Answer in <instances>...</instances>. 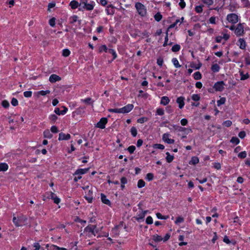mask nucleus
I'll return each mask as SVG.
<instances>
[{"mask_svg": "<svg viewBox=\"0 0 250 250\" xmlns=\"http://www.w3.org/2000/svg\"><path fill=\"white\" fill-rule=\"evenodd\" d=\"M13 223L17 227H20L24 225L27 221V218L24 215H21L17 217L14 216Z\"/></svg>", "mask_w": 250, "mask_h": 250, "instance_id": "f257e3e1", "label": "nucleus"}, {"mask_svg": "<svg viewBox=\"0 0 250 250\" xmlns=\"http://www.w3.org/2000/svg\"><path fill=\"white\" fill-rule=\"evenodd\" d=\"M135 7L140 15L144 16L146 14V9L145 8V6L143 4L138 2L136 4Z\"/></svg>", "mask_w": 250, "mask_h": 250, "instance_id": "f03ea898", "label": "nucleus"}, {"mask_svg": "<svg viewBox=\"0 0 250 250\" xmlns=\"http://www.w3.org/2000/svg\"><path fill=\"white\" fill-rule=\"evenodd\" d=\"M96 225L88 226L84 229V231L86 232H91L92 234L95 236L98 230L96 229Z\"/></svg>", "mask_w": 250, "mask_h": 250, "instance_id": "7ed1b4c3", "label": "nucleus"}, {"mask_svg": "<svg viewBox=\"0 0 250 250\" xmlns=\"http://www.w3.org/2000/svg\"><path fill=\"white\" fill-rule=\"evenodd\" d=\"M107 123V119L106 118H102L100 121L96 125V127L101 129L105 128V125Z\"/></svg>", "mask_w": 250, "mask_h": 250, "instance_id": "20e7f679", "label": "nucleus"}, {"mask_svg": "<svg viewBox=\"0 0 250 250\" xmlns=\"http://www.w3.org/2000/svg\"><path fill=\"white\" fill-rule=\"evenodd\" d=\"M227 20L229 22L235 23L238 21V17L235 14H231L227 16Z\"/></svg>", "mask_w": 250, "mask_h": 250, "instance_id": "39448f33", "label": "nucleus"}, {"mask_svg": "<svg viewBox=\"0 0 250 250\" xmlns=\"http://www.w3.org/2000/svg\"><path fill=\"white\" fill-rule=\"evenodd\" d=\"M224 83L223 81L216 83L214 85V88L216 91H222L224 89Z\"/></svg>", "mask_w": 250, "mask_h": 250, "instance_id": "423d86ee", "label": "nucleus"}, {"mask_svg": "<svg viewBox=\"0 0 250 250\" xmlns=\"http://www.w3.org/2000/svg\"><path fill=\"white\" fill-rule=\"evenodd\" d=\"M62 80L61 77L56 74H52L49 78V81L51 83H54Z\"/></svg>", "mask_w": 250, "mask_h": 250, "instance_id": "0eeeda50", "label": "nucleus"}, {"mask_svg": "<svg viewBox=\"0 0 250 250\" xmlns=\"http://www.w3.org/2000/svg\"><path fill=\"white\" fill-rule=\"evenodd\" d=\"M134 106L132 104H129L123 108H121L122 113H126L130 112L133 108Z\"/></svg>", "mask_w": 250, "mask_h": 250, "instance_id": "6e6552de", "label": "nucleus"}, {"mask_svg": "<svg viewBox=\"0 0 250 250\" xmlns=\"http://www.w3.org/2000/svg\"><path fill=\"white\" fill-rule=\"evenodd\" d=\"M244 32L243 27L242 24L239 23L237 25V27L235 29V33L238 36L242 35Z\"/></svg>", "mask_w": 250, "mask_h": 250, "instance_id": "1a4fd4ad", "label": "nucleus"}, {"mask_svg": "<svg viewBox=\"0 0 250 250\" xmlns=\"http://www.w3.org/2000/svg\"><path fill=\"white\" fill-rule=\"evenodd\" d=\"M50 197L52 200H53L55 204L58 205L60 203V199L58 197L54 192H50Z\"/></svg>", "mask_w": 250, "mask_h": 250, "instance_id": "9d476101", "label": "nucleus"}, {"mask_svg": "<svg viewBox=\"0 0 250 250\" xmlns=\"http://www.w3.org/2000/svg\"><path fill=\"white\" fill-rule=\"evenodd\" d=\"M70 138V135L69 134H65L63 133H60L59 135V140H67Z\"/></svg>", "mask_w": 250, "mask_h": 250, "instance_id": "9b49d317", "label": "nucleus"}, {"mask_svg": "<svg viewBox=\"0 0 250 250\" xmlns=\"http://www.w3.org/2000/svg\"><path fill=\"white\" fill-rule=\"evenodd\" d=\"M168 137V134H164L163 136V140L168 144H173L174 143V140L173 139H169Z\"/></svg>", "mask_w": 250, "mask_h": 250, "instance_id": "f8f14e48", "label": "nucleus"}, {"mask_svg": "<svg viewBox=\"0 0 250 250\" xmlns=\"http://www.w3.org/2000/svg\"><path fill=\"white\" fill-rule=\"evenodd\" d=\"M176 102L179 104L180 108H182L184 106V98L183 97H178L176 100Z\"/></svg>", "mask_w": 250, "mask_h": 250, "instance_id": "ddd939ff", "label": "nucleus"}, {"mask_svg": "<svg viewBox=\"0 0 250 250\" xmlns=\"http://www.w3.org/2000/svg\"><path fill=\"white\" fill-rule=\"evenodd\" d=\"M101 196L102 202L108 206H110L111 202L108 199L106 198V196L103 193H101Z\"/></svg>", "mask_w": 250, "mask_h": 250, "instance_id": "4468645a", "label": "nucleus"}, {"mask_svg": "<svg viewBox=\"0 0 250 250\" xmlns=\"http://www.w3.org/2000/svg\"><path fill=\"white\" fill-rule=\"evenodd\" d=\"M63 110H60V109L59 108H56L55 110V113L59 115L61 114L64 115L67 112V108L65 106H63Z\"/></svg>", "mask_w": 250, "mask_h": 250, "instance_id": "2eb2a0df", "label": "nucleus"}, {"mask_svg": "<svg viewBox=\"0 0 250 250\" xmlns=\"http://www.w3.org/2000/svg\"><path fill=\"white\" fill-rule=\"evenodd\" d=\"M8 168V166L7 164L2 163L0 164V171H5Z\"/></svg>", "mask_w": 250, "mask_h": 250, "instance_id": "dca6fc26", "label": "nucleus"}, {"mask_svg": "<svg viewBox=\"0 0 250 250\" xmlns=\"http://www.w3.org/2000/svg\"><path fill=\"white\" fill-rule=\"evenodd\" d=\"M169 102V98L167 96H164L161 99V104L165 105L167 104Z\"/></svg>", "mask_w": 250, "mask_h": 250, "instance_id": "f3484780", "label": "nucleus"}, {"mask_svg": "<svg viewBox=\"0 0 250 250\" xmlns=\"http://www.w3.org/2000/svg\"><path fill=\"white\" fill-rule=\"evenodd\" d=\"M88 170H89L88 168H85V169H78V170H77L75 171V172L74 173V175H78V174H84Z\"/></svg>", "mask_w": 250, "mask_h": 250, "instance_id": "a211bd4d", "label": "nucleus"}, {"mask_svg": "<svg viewBox=\"0 0 250 250\" xmlns=\"http://www.w3.org/2000/svg\"><path fill=\"white\" fill-rule=\"evenodd\" d=\"M79 5L78 2L76 0H72L70 3V6L72 9H76Z\"/></svg>", "mask_w": 250, "mask_h": 250, "instance_id": "6ab92c4d", "label": "nucleus"}, {"mask_svg": "<svg viewBox=\"0 0 250 250\" xmlns=\"http://www.w3.org/2000/svg\"><path fill=\"white\" fill-rule=\"evenodd\" d=\"M166 155H167V157H166L167 161L168 163L171 162L174 159L173 156L170 155L169 152H167Z\"/></svg>", "mask_w": 250, "mask_h": 250, "instance_id": "aec40b11", "label": "nucleus"}, {"mask_svg": "<svg viewBox=\"0 0 250 250\" xmlns=\"http://www.w3.org/2000/svg\"><path fill=\"white\" fill-rule=\"evenodd\" d=\"M240 42V48L242 49H244L246 47V43L245 41L243 39H240L239 40Z\"/></svg>", "mask_w": 250, "mask_h": 250, "instance_id": "412c9836", "label": "nucleus"}, {"mask_svg": "<svg viewBox=\"0 0 250 250\" xmlns=\"http://www.w3.org/2000/svg\"><path fill=\"white\" fill-rule=\"evenodd\" d=\"M199 163V159L197 157H193L191 158V161L189 162V164H191L193 165H196Z\"/></svg>", "mask_w": 250, "mask_h": 250, "instance_id": "4be33fe9", "label": "nucleus"}, {"mask_svg": "<svg viewBox=\"0 0 250 250\" xmlns=\"http://www.w3.org/2000/svg\"><path fill=\"white\" fill-rule=\"evenodd\" d=\"M50 93V90H46V91H40L37 93V96L38 97L39 95L45 96L47 94H49Z\"/></svg>", "mask_w": 250, "mask_h": 250, "instance_id": "5701e85b", "label": "nucleus"}, {"mask_svg": "<svg viewBox=\"0 0 250 250\" xmlns=\"http://www.w3.org/2000/svg\"><path fill=\"white\" fill-rule=\"evenodd\" d=\"M62 56L64 57L69 56L70 54V51L68 49H65L62 50Z\"/></svg>", "mask_w": 250, "mask_h": 250, "instance_id": "b1692460", "label": "nucleus"}, {"mask_svg": "<svg viewBox=\"0 0 250 250\" xmlns=\"http://www.w3.org/2000/svg\"><path fill=\"white\" fill-rule=\"evenodd\" d=\"M153 239L155 242H159L163 240V238L161 236H159L158 235H154L153 237Z\"/></svg>", "mask_w": 250, "mask_h": 250, "instance_id": "393cba45", "label": "nucleus"}, {"mask_svg": "<svg viewBox=\"0 0 250 250\" xmlns=\"http://www.w3.org/2000/svg\"><path fill=\"white\" fill-rule=\"evenodd\" d=\"M154 18L156 21H159L162 18V15L159 12H158L156 15H155Z\"/></svg>", "mask_w": 250, "mask_h": 250, "instance_id": "a878e982", "label": "nucleus"}, {"mask_svg": "<svg viewBox=\"0 0 250 250\" xmlns=\"http://www.w3.org/2000/svg\"><path fill=\"white\" fill-rule=\"evenodd\" d=\"M145 186V182L142 179L138 181L137 186L139 188H141Z\"/></svg>", "mask_w": 250, "mask_h": 250, "instance_id": "bb28decb", "label": "nucleus"}, {"mask_svg": "<svg viewBox=\"0 0 250 250\" xmlns=\"http://www.w3.org/2000/svg\"><path fill=\"white\" fill-rule=\"evenodd\" d=\"M180 49V46L178 44H175L172 47V51L174 52H176L179 51Z\"/></svg>", "mask_w": 250, "mask_h": 250, "instance_id": "cd10ccee", "label": "nucleus"}, {"mask_svg": "<svg viewBox=\"0 0 250 250\" xmlns=\"http://www.w3.org/2000/svg\"><path fill=\"white\" fill-rule=\"evenodd\" d=\"M230 142L235 144H238L239 143L240 141L237 137H233L230 140Z\"/></svg>", "mask_w": 250, "mask_h": 250, "instance_id": "c85d7f7f", "label": "nucleus"}, {"mask_svg": "<svg viewBox=\"0 0 250 250\" xmlns=\"http://www.w3.org/2000/svg\"><path fill=\"white\" fill-rule=\"evenodd\" d=\"M43 136L44 138H51L52 137V135L50 133V132L48 130L44 132Z\"/></svg>", "mask_w": 250, "mask_h": 250, "instance_id": "c756f323", "label": "nucleus"}, {"mask_svg": "<svg viewBox=\"0 0 250 250\" xmlns=\"http://www.w3.org/2000/svg\"><path fill=\"white\" fill-rule=\"evenodd\" d=\"M211 69L213 72H218L219 70V66L217 64H214L212 67Z\"/></svg>", "mask_w": 250, "mask_h": 250, "instance_id": "7c9ffc66", "label": "nucleus"}, {"mask_svg": "<svg viewBox=\"0 0 250 250\" xmlns=\"http://www.w3.org/2000/svg\"><path fill=\"white\" fill-rule=\"evenodd\" d=\"M146 212L147 211H143L141 214H139L138 216L136 217V219L138 220L139 219L144 218L145 216V214Z\"/></svg>", "mask_w": 250, "mask_h": 250, "instance_id": "2f4dec72", "label": "nucleus"}, {"mask_svg": "<svg viewBox=\"0 0 250 250\" xmlns=\"http://www.w3.org/2000/svg\"><path fill=\"white\" fill-rule=\"evenodd\" d=\"M172 62L174 66L176 68H179L181 67V65L179 64L178 61L176 58H174L172 59Z\"/></svg>", "mask_w": 250, "mask_h": 250, "instance_id": "473e14b6", "label": "nucleus"}, {"mask_svg": "<svg viewBox=\"0 0 250 250\" xmlns=\"http://www.w3.org/2000/svg\"><path fill=\"white\" fill-rule=\"evenodd\" d=\"M226 102L225 98H221L219 100L217 101V105L218 106H220L221 104H224Z\"/></svg>", "mask_w": 250, "mask_h": 250, "instance_id": "72a5a7b5", "label": "nucleus"}, {"mask_svg": "<svg viewBox=\"0 0 250 250\" xmlns=\"http://www.w3.org/2000/svg\"><path fill=\"white\" fill-rule=\"evenodd\" d=\"M153 147L154 148H158V149H163L165 148V146L164 145H161V144H154L153 146Z\"/></svg>", "mask_w": 250, "mask_h": 250, "instance_id": "f704fd0d", "label": "nucleus"}, {"mask_svg": "<svg viewBox=\"0 0 250 250\" xmlns=\"http://www.w3.org/2000/svg\"><path fill=\"white\" fill-rule=\"evenodd\" d=\"M201 77V74L199 72H196L194 74V78L195 80H200Z\"/></svg>", "mask_w": 250, "mask_h": 250, "instance_id": "c9c22d12", "label": "nucleus"}, {"mask_svg": "<svg viewBox=\"0 0 250 250\" xmlns=\"http://www.w3.org/2000/svg\"><path fill=\"white\" fill-rule=\"evenodd\" d=\"M246 156H247V153L245 151H242V152L239 153L238 155V156L239 158H242V159H244V158H246Z\"/></svg>", "mask_w": 250, "mask_h": 250, "instance_id": "e433bc0d", "label": "nucleus"}, {"mask_svg": "<svg viewBox=\"0 0 250 250\" xmlns=\"http://www.w3.org/2000/svg\"><path fill=\"white\" fill-rule=\"evenodd\" d=\"M1 104L4 108H7L9 106V103L6 100L2 101Z\"/></svg>", "mask_w": 250, "mask_h": 250, "instance_id": "4c0bfd02", "label": "nucleus"}, {"mask_svg": "<svg viewBox=\"0 0 250 250\" xmlns=\"http://www.w3.org/2000/svg\"><path fill=\"white\" fill-rule=\"evenodd\" d=\"M108 111L111 112H115V113H122L121 112V108L109 109H108Z\"/></svg>", "mask_w": 250, "mask_h": 250, "instance_id": "58836bf2", "label": "nucleus"}, {"mask_svg": "<svg viewBox=\"0 0 250 250\" xmlns=\"http://www.w3.org/2000/svg\"><path fill=\"white\" fill-rule=\"evenodd\" d=\"M84 7L87 10H91L93 9V5L91 4H87L85 3V6Z\"/></svg>", "mask_w": 250, "mask_h": 250, "instance_id": "ea45409f", "label": "nucleus"}, {"mask_svg": "<svg viewBox=\"0 0 250 250\" xmlns=\"http://www.w3.org/2000/svg\"><path fill=\"white\" fill-rule=\"evenodd\" d=\"M83 102L86 104H90L93 103V102H92V99L90 98H87L83 100Z\"/></svg>", "mask_w": 250, "mask_h": 250, "instance_id": "a19ab883", "label": "nucleus"}, {"mask_svg": "<svg viewBox=\"0 0 250 250\" xmlns=\"http://www.w3.org/2000/svg\"><path fill=\"white\" fill-rule=\"evenodd\" d=\"M131 132L132 135L134 137H135L137 134V131L136 128L135 127H132L131 128Z\"/></svg>", "mask_w": 250, "mask_h": 250, "instance_id": "79ce46f5", "label": "nucleus"}, {"mask_svg": "<svg viewBox=\"0 0 250 250\" xmlns=\"http://www.w3.org/2000/svg\"><path fill=\"white\" fill-rule=\"evenodd\" d=\"M192 99L195 101H198L200 100V96L198 94H194L192 96Z\"/></svg>", "mask_w": 250, "mask_h": 250, "instance_id": "37998d69", "label": "nucleus"}, {"mask_svg": "<svg viewBox=\"0 0 250 250\" xmlns=\"http://www.w3.org/2000/svg\"><path fill=\"white\" fill-rule=\"evenodd\" d=\"M32 92L31 91H25L23 93V95L24 97L26 98L30 97L32 96Z\"/></svg>", "mask_w": 250, "mask_h": 250, "instance_id": "c03bdc74", "label": "nucleus"}, {"mask_svg": "<svg viewBox=\"0 0 250 250\" xmlns=\"http://www.w3.org/2000/svg\"><path fill=\"white\" fill-rule=\"evenodd\" d=\"M11 104L13 106H16L18 104V101L16 98H13L12 99Z\"/></svg>", "mask_w": 250, "mask_h": 250, "instance_id": "a18cd8bd", "label": "nucleus"}, {"mask_svg": "<svg viewBox=\"0 0 250 250\" xmlns=\"http://www.w3.org/2000/svg\"><path fill=\"white\" fill-rule=\"evenodd\" d=\"M146 223L147 224H151L153 223V220L151 217L148 216L146 219Z\"/></svg>", "mask_w": 250, "mask_h": 250, "instance_id": "49530a36", "label": "nucleus"}, {"mask_svg": "<svg viewBox=\"0 0 250 250\" xmlns=\"http://www.w3.org/2000/svg\"><path fill=\"white\" fill-rule=\"evenodd\" d=\"M223 125L227 127H229L232 125V122L228 120L224 122Z\"/></svg>", "mask_w": 250, "mask_h": 250, "instance_id": "de8ad7c7", "label": "nucleus"}, {"mask_svg": "<svg viewBox=\"0 0 250 250\" xmlns=\"http://www.w3.org/2000/svg\"><path fill=\"white\" fill-rule=\"evenodd\" d=\"M147 120V119L146 118H145V117H142V118H139V119H138L137 120V122L139 123H141V124H142L144 122L146 121Z\"/></svg>", "mask_w": 250, "mask_h": 250, "instance_id": "09e8293b", "label": "nucleus"}, {"mask_svg": "<svg viewBox=\"0 0 250 250\" xmlns=\"http://www.w3.org/2000/svg\"><path fill=\"white\" fill-rule=\"evenodd\" d=\"M55 18H52L49 20V24L51 26H54L55 24Z\"/></svg>", "mask_w": 250, "mask_h": 250, "instance_id": "8fccbe9b", "label": "nucleus"}, {"mask_svg": "<svg viewBox=\"0 0 250 250\" xmlns=\"http://www.w3.org/2000/svg\"><path fill=\"white\" fill-rule=\"evenodd\" d=\"M135 149V147L134 146H130L128 147L127 150L130 153H132Z\"/></svg>", "mask_w": 250, "mask_h": 250, "instance_id": "3c124183", "label": "nucleus"}, {"mask_svg": "<svg viewBox=\"0 0 250 250\" xmlns=\"http://www.w3.org/2000/svg\"><path fill=\"white\" fill-rule=\"evenodd\" d=\"M157 64L161 66H162V64H163V59L161 57H159L158 59H157Z\"/></svg>", "mask_w": 250, "mask_h": 250, "instance_id": "603ef678", "label": "nucleus"}, {"mask_svg": "<svg viewBox=\"0 0 250 250\" xmlns=\"http://www.w3.org/2000/svg\"><path fill=\"white\" fill-rule=\"evenodd\" d=\"M50 130L53 133H57L58 132V128L56 126H52Z\"/></svg>", "mask_w": 250, "mask_h": 250, "instance_id": "864d4df0", "label": "nucleus"}, {"mask_svg": "<svg viewBox=\"0 0 250 250\" xmlns=\"http://www.w3.org/2000/svg\"><path fill=\"white\" fill-rule=\"evenodd\" d=\"M195 11L197 13H201L203 11L202 6H197L195 7Z\"/></svg>", "mask_w": 250, "mask_h": 250, "instance_id": "5fc2aeb1", "label": "nucleus"}, {"mask_svg": "<svg viewBox=\"0 0 250 250\" xmlns=\"http://www.w3.org/2000/svg\"><path fill=\"white\" fill-rule=\"evenodd\" d=\"M109 53H111L113 56V59H115L117 57V55L114 50L112 49H108Z\"/></svg>", "mask_w": 250, "mask_h": 250, "instance_id": "6e6d98bb", "label": "nucleus"}, {"mask_svg": "<svg viewBox=\"0 0 250 250\" xmlns=\"http://www.w3.org/2000/svg\"><path fill=\"white\" fill-rule=\"evenodd\" d=\"M104 50L105 52H107L108 51V49H107V47L105 45H103L101 46L100 48V51L101 52L102 50Z\"/></svg>", "mask_w": 250, "mask_h": 250, "instance_id": "4d7b16f0", "label": "nucleus"}, {"mask_svg": "<svg viewBox=\"0 0 250 250\" xmlns=\"http://www.w3.org/2000/svg\"><path fill=\"white\" fill-rule=\"evenodd\" d=\"M204 3L208 5H210L213 3V0H202Z\"/></svg>", "mask_w": 250, "mask_h": 250, "instance_id": "13d9d810", "label": "nucleus"}, {"mask_svg": "<svg viewBox=\"0 0 250 250\" xmlns=\"http://www.w3.org/2000/svg\"><path fill=\"white\" fill-rule=\"evenodd\" d=\"M238 136L241 138H244L246 136V133L244 131H240L238 134Z\"/></svg>", "mask_w": 250, "mask_h": 250, "instance_id": "bf43d9fd", "label": "nucleus"}, {"mask_svg": "<svg viewBox=\"0 0 250 250\" xmlns=\"http://www.w3.org/2000/svg\"><path fill=\"white\" fill-rule=\"evenodd\" d=\"M146 178L149 181L152 180L153 178V174H152L151 173H149L147 174Z\"/></svg>", "mask_w": 250, "mask_h": 250, "instance_id": "052dcab7", "label": "nucleus"}, {"mask_svg": "<svg viewBox=\"0 0 250 250\" xmlns=\"http://www.w3.org/2000/svg\"><path fill=\"white\" fill-rule=\"evenodd\" d=\"M56 4L55 2L49 3L48 5V10L50 11V9L55 7Z\"/></svg>", "mask_w": 250, "mask_h": 250, "instance_id": "680f3d73", "label": "nucleus"}, {"mask_svg": "<svg viewBox=\"0 0 250 250\" xmlns=\"http://www.w3.org/2000/svg\"><path fill=\"white\" fill-rule=\"evenodd\" d=\"M184 221V218L182 217H178L177 218L176 220L175 221V223L178 224L179 223L182 222Z\"/></svg>", "mask_w": 250, "mask_h": 250, "instance_id": "e2e57ef3", "label": "nucleus"}, {"mask_svg": "<svg viewBox=\"0 0 250 250\" xmlns=\"http://www.w3.org/2000/svg\"><path fill=\"white\" fill-rule=\"evenodd\" d=\"M157 113L159 115H163L164 114V112L162 109L158 108L157 110Z\"/></svg>", "mask_w": 250, "mask_h": 250, "instance_id": "0e129e2a", "label": "nucleus"}, {"mask_svg": "<svg viewBox=\"0 0 250 250\" xmlns=\"http://www.w3.org/2000/svg\"><path fill=\"white\" fill-rule=\"evenodd\" d=\"M214 167L217 169H220L221 168V164L219 163H215L214 165Z\"/></svg>", "mask_w": 250, "mask_h": 250, "instance_id": "69168bd1", "label": "nucleus"}, {"mask_svg": "<svg viewBox=\"0 0 250 250\" xmlns=\"http://www.w3.org/2000/svg\"><path fill=\"white\" fill-rule=\"evenodd\" d=\"M179 5L182 8H184L186 6V3L184 0H180Z\"/></svg>", "mask_w": 250, "mask_h": 250, "instance_id": "338daca9", "label": "nucleus"}, {"mask_svg": "<svg viewBox=\"0 0 250 250\" xmlns=\"http://www.w3.org/2000/svg\"><path fill=\"white\" fill-rule=\"evenodd\" d=\"M34 247L35 248L34 250H39L41 247L40 244L38 243H35Z\"/></svg>", "mask_w": 250, "mask_h": 250, "instance_id": "774afa93", "label": "nucleus"}]
</instances>
